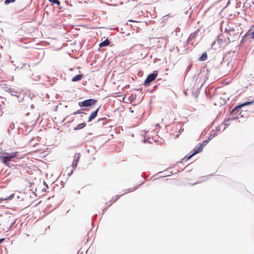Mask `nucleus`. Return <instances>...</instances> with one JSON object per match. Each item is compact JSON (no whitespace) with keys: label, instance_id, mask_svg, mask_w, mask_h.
<instances>
[{"label":"nucleus","instance_id":"obj_1","mask_svg":"<svg viewBox=\"0 0 254 254\" xmlns=\"http://www.w3.org/2000/svg\"><path fill=\"white\" fill-rule=\"evenodd\" d=\"M18 152H14L11 153L5 152L3 154L6 155V156L3 157L0 156V160L5 165L8 166L9 162L12 160V159L16 157L18 155Z\"/></svg>","mask_w":254,"mask_h":254},{"label":"nucleus","instance_id":"obj_2","mask_svg":"<svg viewBox=\"0 0 254 254\" xmlns=\"http://www.w3.org/2000/svg\"><path fill=\"white\" fill-rule=\"evenodd\" d=\"M207 141H205L203 143L200 144L197 147H195L193 150V152L189 156H186L183 160L186 159V160H188L190 159L193 156L196 155V154L201 152L204 146L206 145Z\"/></svg>","mask_w":254,"mask_h":254},{"label":"nucleus","instance_id":"obj_3","mask_svg":"<svg viewBox=\"0 0 254 254\" xmlns=\"http://www.w3.org/2000/svg\"><path fill=\"white\" fill-rule=\"evenodd\" d=\"M96 102V100L94 99H89L85 100L82 102H78V105L80 107H90L94 105Z\"/></svg>","mask_w":254,"mask_h":254},{"label":"nucleus","instance_id":"obj_4","mask_svg":"<svg viewBox=\"0 0 254 254\" xmlns=\"http://www.w3.org/2000/svg\"><path fill=\"white\" fill-rule=\"evenodd\" d=\"M158 75V72L154 71L153 73L149 74L145 80L144 84L145 86L148 85L152 81L154 80Z\"/></svg>","mask_w":254,"mask_h":254},{"label":"nucleus","instance_id":"obj_5","mask_svg":"<svg viewBox=\"0 0 254 254\" xmlns=\"http://www.w3.org/2000/svg\"><path fill=\"white\" fill-rule=\"evenodd\" d=\"M99 110V108H98L96 110H95L94 112H92L91 114V115L89 116L88 120V122L92 121L93 119H94L96 117Z\"/></svg>","mask_w":254,"mask_h":254},{"label":"nucleus","instance_id":"obj_6","mask_svg":"<svg viewBox=\"0 0 254 254\" xmlns=\"http://www.w3.org/2000/svg\"><path fill=\"white\" fill-rule=\"evenodd\" d=\"M254 103V101H251V102H246L245 103H244L243 104H242L239 106H238L237 107H236V108H235L233 111L234 112L235 111H236L237 109H238V108H242L245 106H247V105H251L253 103Z\"/></svg>","mask_w":254,"mask_h":254},{"label":"nucleus","instance_id":"obj_7","mask_svg":"<svg viewBox=\"0 0 254 254\" xmlns=\"http://www.w3.org/2000/svg\"><path fill=\"white\" fill-rule=\"evenodd\" d=\"M244 38L254 39V31L253 32H251L250 30L248 31L244 35Z\"/></svg>","mask_w":254,"mask_h":254},{"label":"nucleus","instance_id":"obj_8","mask_svg":"<svg viewBox=\"0 0 254 254\" xmlns=\"http://www.w3.org/2000/svg\"><path fill=\"white\" fill-rule=\"evenodd\" d=\"M86 126V123H81V124H78L77 126L73 128V129L74 130H77L81 129L83 128Z\"/></svg>","mask_w":254,"mask_h":254},{"label":"nucleus","instance_id":"obj_9","mask_svg":"<svg viewBox=\"0 0 254 254\" xmlns=\"http://www.w3.org/2000/svg\"><path fill=\"white\" fill-rule=\"evenodd\" d=\"M83 76V74L76 75L72 78L71 81L73 82L78 81L82 78Z\"/></svg>","mask_w":254,"mask_h":254},{"label":"nucleus","instance_id":"obj_10","mask_svg":"<svg viewBox=\"0 0 254 254\" xmlns=\"http://www.w3.org/2000/svg\"><path fill=\"white\" fill-rule=\"evenodd\" d=\"M110 44V41L108 39H106L104 41L101 43L99 45L100 47H106Z\"/></svg>","mask_w":254,"mask_h":254},{"label":"nucleus","instance_id":"obj_11","mask_svg":"<svg viewBox=\"0 0 254 254\" xmlns=\"http://www.w3.org/2000/svg\"><path fill=\"white\" fill-rule=\"evenodd\" d=\"M79 159V156H78L76 159H74L73 161V162L72 164V168L73 169V170H75V168H76Z\"/></svg>","mask_w":254,"mask_h":254},{"label":"nucleus","instance_id":"obj_12","mask_svg":"<svg viewBox=\"0 0 254 254\" xmlns=\"http://www.w3.org/2000/svg\"><path fill=\"white\" fill-rule=\"evenodd\" d=\"M207 58V55L206 53H204L202 56L199 58V60L201 61H205Z\"/></svg>","mask_w":254,"mask_h":254},{"label":"nucleus","instance_id":"obj_13","mask_svg":"<svg viewBox=\"0 0 254 254\" xmlns=\"http://www.w3.org/2000/svg\"><path fill=\"white\" fill-rule=\"evenodd\" d=\"M13 196H14V194H12L7 197L1 198H0V202H1L2 201H4V200L11 199L13 197Z\"/></svg>","mask_w":254,"mask_h":254},{"label":"nucleus","instance_id":"obj_14","mask_svg":"<svg viewBox=\"0 0 254 254\" xmlns=\"http://www.w3.org/2000/svg\"><path fill=\"white\" fill-rule=\"evenodd\" d=\"M49 1L52 2V4H57L58 5H60L61 3L59 0H49Z\"/></svg>","mask_w":254,"mask_h":254},{"label":"nucleus","instance_id":"obj_15","mask_svg":"<svg viewBox=\"0 0 254 254\" xmlns=\"http://www.w3.org/2000/svg\"><path fill=\"white\" fill-rule=\"evenodd\" d=\"M120 197V195H116L115 196H114L112 199V201L113 202H115L116 201H117L118 200V199Z\"/></svg>","mask_w":254,"mask_h":254},{"label":"nucleus","instance_id":"obj_16","mask_svg":"<svg viewBox=\"0 0 254 254\" xmlns=\"http://www.w3.org/2000/svg\"><path fill=\"white\" fill-rule=\"evenodd\" d=\"M16 0H5L4 1V3L5 4H8L9 3L14 2Z\"/></svg>","mask_w":254,"mask_h":254},{"label":"nucleus","instance_id":"obj_17","mask_svg":"<svg viewBox=\"0 0 254 254\" xmlns=\"http://www.w3.org/2000/svg\"><path fill=\"white\" fill-rule=\"evenodd\" d=\"M79 113H80V112H79V111H77V112H74V113H73V115H76V114H79Z\"/></svg>","mask_w":254,"mask_h":254},{"label":"nucleus","instance_id":"obj_18","mask_svg":"<svg viewBox=\"0 0 254 254\" xmlns=\"http://www.w3.org/2000/svg\"><path fill=\"white\" fill-rule=\"evenodd\" d=\"M4 240V239H0V243L2 242Z\"/></svg>","mask_w":254,"mask_h":254},{"label":"nucleus","instance_id":"obj_19","mask_svg":"<svg viewBox=\"0 0 254 254\" xmlns=\"http://www.w3.org/2000/svg\"><path fill=\"white\" fill-rule=\"evenodd\" d=\"M220 40H221V39H219L218 40V42H219L220 41Z\"/></svg>","mask_w":254,"mask_h":254},{"label":"nucleus","instance_id":"obj_20","mask_svg":"<svg viewBox=\"0 0 254 254\" xmlns=\"http://www.w3.org/2000/svg\"><path fill=\"white\" fill-rule=\"evenodd\" d=\"M9 92H12V91H11V89H9Z\"/></svg>","mask_w":254,"mask_h":254},{"label":"nucleus","instance_id":"obj_21","mask_svg":"<svg viewBox=\"0 0 254 254\" xmlns=\"http://www.w3.org/2000/svg\"><path fill=\"white\" fill-rule=\"evenodd\" d=\"M105 119V118H102V119H101V120H104Z\"/></svg>","mask_w":254,"mask_h":254}]
</instances>
